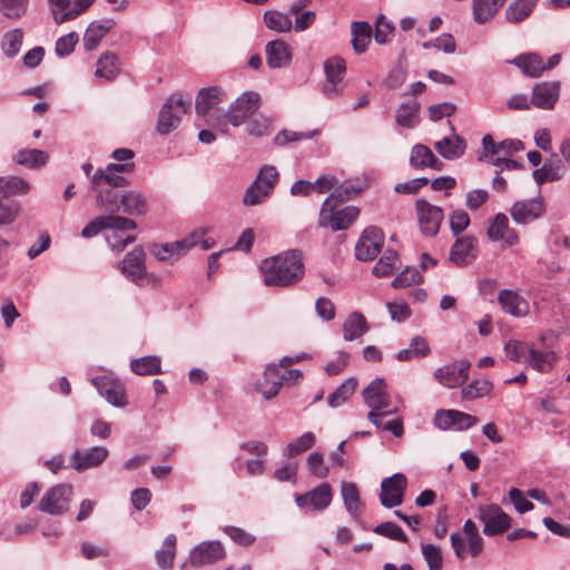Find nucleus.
Returning a JSON list of instances; mask_svg holds the SVG:
<instances>
[{"mask_svg":"<svg viewBox=\"0 0 570 570\" xmlns=\"http://www.w3.org/2000/svg\"><path fill=\"white\" fill-rule=\"evenodd\" d=\"M91 383L112 406L124 407L127 404L126 389L118 377L106 374L91 379Z\"/></svg>","mask_w":570,"mask_h":570,"instance_id":"10","label":"nucleus"},{"mask_svg":"<svg viewBox=\"0 0 570 570\" xmlns=\"http://www.w3.org/2000/svg\"><path fill=\"white\" fill-rule=\"evenodd\" d=\"M492 389V382L488 380H474L461 390V396L463 400L472 401L490 394Z\"/></svg>","mask_w":570,"mask_h":570,"instance_id":"48","label":"nucleus"},{"mask_svg":"<svg viewBox=\"0 0 570 570\" xmlns=\"http://www.w3.org/2000/svg\"><path fill=\"white\" fill-rule=\"evenodd\" d=\"M121 209L120 212L131 215L139 216L147 212L146 197L137 190H128L121 194Z\"/></svg>","mask_w":570,"mask_h":570,"instance_id":"32","label":"nucleus"},{"mask_svg":"<svg viewBox=\"0 0 570 570\" xmlns=\"http://www.w3.org/2000/svg\"><path fill=\"white\" fill-rule=\"evenodd\" d=\"M406 487L407 479L402 473L383 479L380 493L381 504L387 509L402 504Z\"/></svg>","mask_w":570,"mask_h":570,"instance_id":"14","label":"nucleus"},{"mask_svg":"<svg viewBox=\"0 0 570 570\" xmlns=\"http://www.w3.org/2000/svg\"><path fill=\"white\" fill-rule=\"evenodd\" d=\"M95 0H75L73 8L67 10L66 12L55 11V22L57 24H61L66 21H70L76 19L79 14L85 12Z\"/></svg>","mask_w":570,"mask_h":570,"instance_id":"60","label":"nucleus"},{"mask_svg":"<svg viewBox=\"0 0 570 570\" xmlns=\"http://www.w3.org/2000/svg\"><path fill=\"white\" fill-rule=\"evenodd\" d=\"M511 63L520 68L523 73L537 78L544 71V62L537 53H523L511 60Z\"/></svg>","mask_w":570,"mask_h":570,"instance_id":"33","label":"nucleus"},{"mask_svg":"<svg viewBox=\"0 0 570 570\" xmlns=\"http://www.w3.org/2000/svg\"><path fill=\"white\" fill-rule=\"evenodd\" d=\"M333 492L328 483L324 482L315 487L313 490L304 493L296 494L295 502L298 508L305 512L309 511H323L332 502Z\"/></svg>","mask_w":570,"mask_h":570,"instance_id":"15","label":"nucleus"},{"mask_svg":"<svg viewBox=\"0 0 570 570\" xmlns=\"http://www.w3.org/2000/svg\"><path fill=\"white\" fill-rule=\"evenodd\" d=\"M476 518L483 523V533L488 537L505 532L512 523V518L498 504L480 505Z\"/></svg>","mask_w":570,"mask_h":570,"instance_id":"5","label":"nucleus"},{"mask_svg":"<svg viewBox=\"0 0 570 570\" xmlns=\"http://www.w3.org/2000/svg\"><path fill=\"white\" fill-rule=\"evenodd\" d=\"M49 156L41 149H20L13 155V160L23 167L36 169L48 163Z\"/></svg>","mask_w":570,"mask_h":570,"instance_id":"34","label":"nucleus"},{"mask_svg":"<svg viewBox=\"0 0 570 570\" xmlns=\"http://www.w3.org/2000/svg\"><path fill=\"white\" fill-rule=\"evenodd\" d=\"M539 0H515L505 9V19L510 23H519L527 19Z\"/></svg>","mask_w":570,"mask_h":570,"instance_id":"36","label":"nucleus"},{"mask_svg":"<svg viewBox=\"0 0 570 570\" xmlns=\"http://www.w3.org/2000/svg\"><path fill=\"white\" fill-rule=\"evenodd\" d=\"M130 229H106V240L112 252L119 253L136 240L135 235H125Z\"/></svg>","mask_w":570,"mask_h":570,"instance_id":"49","label":"nucleus"},{"mask_svg":"<svg viewBox=\"0 0 570 570\" xmlns=\"http://www.w3.org/2000/svg\"><path fill=\"white\" fill-rule=\"evenodd\" d=\"M415 212L421 233L424 236L434 237L439 233L444 218L443 209L426 199L420 198L415 202Z\"/></svg>","mask_w":570,"mask_h":570,"instance_id":"7","label":"nucleus"},{"mask_svg":"<svg viewBox=\"0 0 570 570\" xmlns=\"http://www.w3.org/2000/svg\"><path fill=\"white\" fill-rule=\"evenodd\" d=\"M23 33L21 29H12L3 35L2 49L6 56L14 57L20 51Z\"/></svg>","mask_w":570,"mask_h":570,"instance_id":"55","label":"nucleus"},{"mask_svg":"<svg viewBox=\"0 0 570 570\" xmlns=\"http://www.w3.org/2000/svg\"><path fill=\"white\" fill-rule=\"evenodd\" d=\"M225 556L226 551L220 541H203L190 550L187 563L194 568H203L222 561Z\"/></svg>","mask_w":570,"mask_h":570,"instance_id":"8","label":"nucleus"},{"mask_svg":"<svg viewBox=\"0 0 570 570\" xmlns=\"http://www.w3.org/2000/svg\"><path fill=\"white\" fill-rule=\"evenodd\" d=\"M433 155L434 154L428 146L416 144L411 149L410 165L417 170L428 168Z\"/></svg>","mask_w":570,"mask_h":570,"instance_id":"53","label":"nucleus"},{"mask_svg":"<svg viewBox=\"0 0 570 570\" xmlns=\"http://www.w3.org/2000/svg\"><path fill=\"white\" fill-rule=\"evenodd\" d=\"M278 176L279 174L276 167L265 165L259 169L255 179L259 181V185L264 187L266 191L272 194L278 181Z\"/></svg>","mask_w":570,"mask_h":570,"instance_id":"59","label":"nucleus"},{"mask_svg":"<svg viewBox=\"0 0 570 570\" xmlns=\"http://www.w3.org/2000/svg\"><path fill=\"white\" fill-rule=\"evenodd\" d=\"M351 33L354 51L358 55L365 52L372 37L371 26L365 21L353 22Z\"/></svg>","mask_w":570,"mask_h":570,"instance_id":"37","label":"nucleus"},{"mask_svg":"<svg viewBox=\"0 0 570 570\" xmlns=\"http://www.w3.org/2000/svg\"><path fill=\"white\" fill-rule=\"evenodd\" d=\"M269 195L271 194L259 185V181L254 179L244 194L243 204L245 206H256L262 204Z\"/></svg>","mask_w":570,"mask_h":570,"instance_id":"56","label":"nucleus"},{"mask_svg":"<svg viewBox=\"0 0 570 570\" xmlns=\"http://www.w3.org/2000/svg\"><path fill=\"white\" fill-rule=\"evenodd\" d=\"M557 354L552 351L543 352L534 348L529 351V365L541 373L549 372L557 362Z\"/></svg>","mask_w":570,"mask_h":570,"instance_id":"42","label":"nucleus"},{"mask_svg":"<svg viewBox=\"0 0 570 570\" xmlns=\"http://www.w3.org/2000/svg\"><path fill=\"white\" fill-rule=\"evenodd\" d=\"M128 185V180L117 173L108 168L98 169L91 178L92 189H115L116 187H124Z\"/></svg>","mask_w":570,"mask_h":570,"instance_id":"31","label":"nucleus"},{"mask_svg":"<svg viewBox=\"0 0 570 570\" xmlns=\"http://www.w3.org/2000/svg\"><path fill=\"white\" fill-rule=\"evenodd\" d=\"M324 72L326 83L322 88V92L328 99L338 97L343 89V79L346 72V65L343 58L332 57L324 62Z\"/></svg>","mask_w":570,"mask_h":570,"instance_id":"9","label":"nucleus"},{"mask_svg":"<svg viewBox=\"0 0 570 570\" xmlns=\"http://www.w3.org/2000/svg\"><path fill=\"white\" fill-rule=\"evenodd\" d=\"M191 107V99H185L180 94L171 95L163 105L156 129L160 135H167L174 129H176L180 121L181 117L186 115Z\"/></svg>","mask_w":570,"mask_h":570,"instance_id":"3","label":"nucleus"},{"mask_svg":"<svg viewBox=\"0 0 570 570\" xmlns=\"http://www.w3.org/2000/svg\"><path fill=\"white\" fill-rule=\"evenodd\" d=\"M279 364H268L264 371V381L255 383V390L261 392L265 400H272L283 386V374Z\"/></svg>","mask_w":570,"mask_h":570,"instance_id":"22","label":"nucleus"},{"mask_svg":"<svg viewBox=\"0 0 570 570\" xmlns=\"http://www.w3.org/2000/svg\"><path fill=\"white\" fill-rule=\"evenodd\" d=\"M266 59L271 68L277 69L289 65L292 55L284 41L274 40L266 45Z\"/></svg>","mask_w":570,"mask_h":570,"instance_id":"29","label":"nucleus"},{"mask_svg":"<svg viewBox=\"0 0 570 570\" xmlns=\"http://www.w3.org/2000/svg\"><path fill=\"white\" fill-rule=\"evenodd\" d=\"M420 109L421 105L416 100L400 105L396 110V124L404 128L416 127L420 122Z\"/></svg>","mask_w":570,"mask_h":570,"instance_id":"35","label":"nucleus"},{"mask_svg":"<svg viewBox=\"0 0 570 570\" xmlns=\"http://www.w3.org/2000/svg\"><path fill=\"white\" fill-rule=\"evenodd\" d=\"M30 0H0V12L8 19L18 20L29 8Z\"/></svg>","mask_w":570,"mask_h":570,"instance_id":"50","label":"nucleus"},{"mask_svg":"<svg viewBox=\"0 0 570 570\" xmlns=\"http://www.w3.org/2000/svg\"><path fill=\"white\" fill-rule=\"evenodd\" d=\"M137 224L127 217L117 215L98 216L89 222L81 230V236L91 238L106 229H136Z\"/></svg>","mask_w":570,"mask_h":570,"instance_id":"18","label":"nucleus"},{"mask_svg":"<svg viewBox=\"0 0 570 570\" xmlns=\"http://www.w3.org/2000/svg\"><path fill=\"white\" fill-rule=\"evenodd\" d=\"M259 107V95L253 91L244 92L226 111L228 122L234 127L240 126L250 118Z\"/></svg>","mask_w":570,"mask_h":570,"instance_id":"11","label":"nucleus"},{"mask_svg":"<svg viewBox=\"0 0 570 570\" xmlns=\"http://www.w3.org/2000/svg\"><path fill=\"white\" fill-rule=\"evenodd\" d=\"M264 283L267 286H289L304 275L302 256L297 250L286 252L266 258L261 264Z\"/></svg>","mask_w":570,"mask_h":570,"instance_id":"1","label":"nucleus"},{"mask_svg":"<svg viewBox=\"0 0 570 570\" xmlns=\"http://www.w3.org/2000/svg\"><path fill=\"white\" fill-rule=\"evenodd\" d=\"M331 197H326L320 212V226H330L334 232L346 229L358 216V208L346 206L335 210Z\"/></svg>","mask_w":570,"mask_h":570,"instance_id":"4","label":"nucleus"},{"mask_svg":"<svg viewBox=\"0 0 570 570\" xmlns=\"http://www.w3.org/2000/svg\"><path fill=\"white\" fill-rule=\"evenodd\" d=\"M20 213V203L16 199L0 196V226L12 224Z\"/></svg>","mask_w":570,"mask_h":570,"instance_id":"52","label":"nucleus"},{"mask_svg":"<svg viewBox=\"0 0 570 570\" xmlns=\"http://www.w3.org/2000/svg\"><path fill=\"white\" fill-rule=\"evenodd\" d=\"M223 100L224 92L218 87L204 88L196 97V114L204 117L209 126L227 134L226 111L219 108Z\"/></svg>","mask_w":570,"mask_h":570,"instance_id":"2","label":"nucleus"},{"mask_svg":"<svg viewBox=\"0 0 570 570\" xmlns=\"http://www.w3.org/2000/svg\"><path fill=\"white\" fill-rule=\"evenodd\" d=\"M31 186L29 181L18 176L0 177V196L26 195Z\"/></svg>","mask_w":570,"mask_h":570,"instance_id":"40","label":"nucleus"},{"mask_svg":"<svg viewBox=\"0 0 570 570\" xmlns=\"http://www.w3.org/2000/svg\"><path fill=\"white\" fill-rule=\"evenodd\" d=\"M109 450L106 446L96 445L89 449H76L71 456V466L77 472L100 466L108 458Z\"/></svg>","mask_w":570,"mask_h":570,"instance_id":"19","label":"nucleus"},{"mask_svg":"<svg viewBox=\"0 0 570 570\" xmlns=\"http://www.w3.org/2000/svg\"><path fill=\"white\" fill-rule=\"evenodd\" d=\"M315 435L312 432H306L297 438L295 441L287 444L285 454L288 456H295L302 452H305L313 448L315 443Z\"/></svg>","mask_w":570,"mask_h":570,"instance_id":"57","label":"nucleus"},{"mask_svg":"<svg viewBox=\"0 0 570 570\" xmlns=\"http://www.w3.org/2000/svg\"><path fill=\"white\" fill-rule=\"evenodd\" d=\"M96 193V205L104 212L118 213L121 209V194L112 189H92Z\"/></svg>","mask_w":570,"mask_h":570,"instance_id":"38","label":"nucleus"},{"mask_svg":"<svg viewBox=\"0 0 570 570\" xmlns=\"http://www.w3.org/2000/svg\"><path fill=\"white\" fill-rule=\"evenodd\" d=\"M475 243L476 239L473 236L456 238L451 247L450 259L458 266L469 265L475 258L473 255Z\"/></svg>","mask_w":570,"mask_h":570,"instance_id":"26","label":"nucleus"},{"mask_svg":"<svg viewBox=\"0 0 570 570\" xmlns=\"http://www.w3.org/2000/svg\"><path fill=\"white\" fill-rule=\"evenodd\" d=\"M117 57L114 52H105L97 61L95 76L106 80H114L118 73Z\"/></svg>","mask_w":570,"mask_h":570,"instance_id":"47","label":"nucleus"},{"mask_svg":"<svg viewBox=\"0 0 570 570\" xmlns=\"http://www.w3.org/2000/svg\"><path fill=\"white\" fill-rule=\"evenodd\" d=\"M364 403L375 411H387L391 405V396L387 391V383L382 377H375L362 391Z\"/></svg>","mask_w":570,"mask_h":570,"instance_id":"20","label":"nucleus"},{"mask_svg":"<svg viewBox=\"0 0 570 570\" xmlns=\"http://www.w3.org/2000/svg\"><path fill=\"white\" fill-rule=\"evenodd\" d=\"M546 212L544 200L541 196L517 200L510 208V215L518 225H528L539 219Z\"/></svg>","mask_w":570,"mask_h":570,"instance_id":"13","label":"nucleus"},{"mask_svg":"<svg viewBox=\"0 0 570 570\" xmlns=\"http://www.w3.org/2000/svg\"><path fill=\"white\" fill-rule=\"evenodd\" d=\"M471 363L466 360L455 361L436 368L434 379L443 386L454 389L462 385L469 379Z\"/></svg>","mask_w":570,"mask_h":570,"instance_id":"17","label":"nucleus"},{"mask_svg":"<svg viewBox=\"0 0 570 570\" xmlns=\"http://www.w3.org/2000/svg\"><path fill=\"white\" fill-rule=\"evenodd\" d=\"M373 532L379 535H382V537H385V538H389L391 540H395V541H399L402 543H406L409 541V538L404 533L402 528L391 521H386V522H382V523L377 524L376 527L373 528Z\"/></svg>","mask_w":570,"mask_h":570,"instance_id":"54","label":"nucleus"},{"mask_svg":"<svg viewBox=\"0 0 570 570\" xmlns=\"http://www.w3.org/2000/svg\"><path fill=\"white\" fill-rule=\"evenodd\" d=\"M361 191V187L356 186L353 183L344 181L343 184L336 186L334 190L330 194L331 200H336L343 203L355 197Z\"/></svg>","mask_w":570,"mask_h":570,"instance_id":"63","label":"nucleus"},{"mask_svg":"<svg viewBox=\"0 0 570 570\" xmlns=\"http://www.w3.org/2000/svg\"><path fill=\"white\" fill-rule=\"evenodd\" d=\"M72 495V487L59 483L46 491L39 502V510L50 515H60L68 511Z\"/></svg>","mask_w":570,"mask_h":570,"instance_id":"6","label":"nucleus"},{"mask_svg":"<svg viewBox=\"0 0 570 570\" xmlns=\"http://www.w3.org/2000/svg\"><path fill=\"white\" fill-rule=\"evenodd\" d=\"M384 244L383 232L375 226L364 229L355 246V256L358 261H372L381 252Z\"/></svg>","mask_w":570,"mask_h":570,"instance_id":"16","label":"nucleus"},{"mask_svg":"<svg viewBox=\"0 0 570 570\" xmlns=\"http://www.w3.org/2000/svg\"><path fill=\"white\" fill-rule=\"evenodd\" d=\"M421 279L422 276L419 269L406 267L393 279L392 286L395 288L409 287L413 284L420 283Z\"/></svg>","mask_w":570,"mask_h":570,"instance_id":"64","label":"nucleus"},{"mask_svg":"<svg viewBox=\"0 0 570 570\" xmlns=\"http://www.w3.org/2000/svg\"><path fill=\"white\" fill-rule=\"evenodd\" d=\"M357 387V380L348 377L345 380L334 392L327 397V403L331 407H338L344 404L355 392Z\"/></svg>","mask_w":570,"mask_h":570,"instance_id":"43","label":"nucleus"},{"mask_svg":"<svg viewBox=\"0 0 570 570\" xmlns=\"http://www.w3.org/2000/svg\"><path fill=\"white\" fill-rule=\"evenodd\" d=\"M343 337L347 342L355 341L368 332L366 318L358 312L351 313L343 323Z\"/></svg>","mask_w":570,"mask_h":570,"instance_id":"30","label":"nucleus"},{"mask_svg":"<svg viewBox=\"0 0 570 570\" xmlns=\"http://www.w3.org/2000/svg\"><path fill=\"white\" fill-rule=\"evenodd\" d=\"M130 368L137 375H155L161 373L160 358L155 355L142 356L130 362Z\"/></svg>","mask_w":570,"mask_h":570,"instance_id":"44","label":"nucleus"},{"mask_svg":"<svg viewBox=\"0 0 570 570\" xmlns=\"http://www.w3.org/2000/svg\"><path fill=\"white\" fill-rule=\"evenodd\" d=\"M150 253L158 261L165 262L178 259L183 254L186 253V250H184V243H181V240H178L175 243L154 245L150 249Z\"/></svg>","mask_w":570,"mask_h":570,"instance_id":"45","label":"nucleus"},{"mask_svg":"<svg viewBox=\"0 0 570 570\" xmlns=\"http://www.w3.org/2000/svg\"><path fill=\"white\" fill-rule=\"evenodd\" d=\"M559 91L558 81L538 83L532 89L531 104L540 109H552L559 98Z\"/></svg>","mask_w":570,"mask_h":570,"instance_id":"23","label":"nucleus"},{"mask_svg":"<svg viewBox=\"0 0 570 570\" xmlns=\"http://www.w3.org/2000/svg\"><path fill=\"white\" fill-rule=\"evenodd\" d=\"M430 353V347L422 336H415L411 340L409 348L401 350L396 353L395 357L400 362L411 361L413 358H421Z\"/></svg>","mask_w":570,"mask_h":570,"instance_id":"41","label":"nucleus"},{"mask_svg":"<svg viewBox=\"0 0 570 570\" xmlns=\"http://www.w3.org/2000/svg\"><path fill=\"white\" fill-rule=\"evenodd\" d=\"M422 554L429 570H442L443 557L441 549L432 543L422 544Z\"/></svg>","mask_w":570,"mask_h":570,"instance_id":"61","label":"nucleus"},{"mask_svg":"<svg viewBox=\"0 0 570 570\" xmlns=\"http://www.w3.org/2000/svg\"><path fill=\"white\" fill-rule=\"evenodd\" d=\"M341 495L347 513L354 521H360L362 502L357 485L353 482L343 481L341 483Z\"/></svg>","mask_w":570,"mask_h":570,"instance_id":"27","label":"nucleus"},{"mask_svg":"<svg viewBox=\"0 0 570 570\" xmlns=\"http://www.w3.org/2000/svg\"><path fill=\"white\" fill-rule=\"evenodd\" d=\"M318 134H320L318 129H314V130L307 131V132H298V131L284 129V130H281L279 132H277V135L274 137V142L277 146H284L288 142H294V141H298V140H303V139H312Z\"/></svg>","mask_w":570,"mask_h":570,"instance_id":"58","label":"nucleus"},{"mask_svg":"<svg viewBox=\"0 0 570 570\" xmlns=\"http://www.w3.org/2000/svg\"><path fill=\"white\" fill-rule=\"evenodd\" d=\"M487 234L492 242H503L505 246H514L519 243L517 230L510 227L509 218L503 213H498L493 217Z\"/></svg>","mask_w":570,"mask_h":570,"instance_id":"21","label":"nucleus"},{"mask_svg":"<svg viewBox=\"0 0 570 570\" xmlns=\"http://www.w3.org/2000/svg\"><path fill=\"white\" fill-rule=\"evenodd\" d=\"M503 3L504 0H473L474 21L480 24L488 22Z\"/></svg>","mask_w":570,"mask_h":570,"instance_id":"39","label":"nucleus"},{"mask_svg":"<svg viewBox=\"0 0 570 570\" xmlns=\"http://www.w3.org/2000/svg\"><path fill=\"white\" fill-rule=\"evenodd\" d=\"M223 532L227 534L236 544L243 546V547H249L252 546L256 538L252 533L245 531L242 528L234 527V525H225L223 527Z\"/></svg>","mask_w":570,"mask_h":570,"instance_id":"62","label":"nucleus"},{"mask_svg":"<svg viewBox=\"0 0 570 570\" xmlns=\"http://www.w3.org/2000/svg\"><path fill=\"white\" fill-rule=\"evenodd\" d=\"M400 263L399 255L393 249H386L384 255L377 261L373 267V274L376 277H386L394 273Z\"/></svg>","mask_w":570,"mask_h":570,"instance_id":"46","label":"nucleus"},{"mask_svg":"<svg viewBox=\"0 0 570 570\" xmlns=\"http://www.w3.org/2000/svg\"><path fill=\"white\" fill-rule=\"evenodd\" d=\"M434 148L444 159L453 160L464 154L466 144L459 135L453 134L436 141Z\"/></svg>","mask_w":570,"mask_h":570,"instance_id":"28","label":"nucleus"},{"mask_svg":"<svg viewBox=\"0 0 570 570\" xmlns=\"http://www.w3.org/2000/svg\"><path fill=\"white\" fill-rule=\"evenodd\" d=\"M116 22L111 18L92 21L83 35V47L87 51L96 49L104 37L115 27Z\"/></svg>","mask_w":570,"mask_h":570,"instance_id":"24","label":"nucleus"},{"mask_svg":"<svg viewBox=\"0 0 570 570\" xmlns=\"http://www.w3.org/2000/svg\"><path fill=\"white\" fill-rule=\"evenodd\" d=\"M264 21L268 29L277 32H288L292 29V20L288 16L276 10L264 13Z\"/></svg>","mask_w":570,"mask_h":570,"instance_id":"51","label":"nucleus"},{"mask_svg":"<svg viewBox=\"0 0 570 570\" xmlns=\"http://www.w3.org/2000/svg\"><path fill=\"white\" fill-rule=\"evenodd\" d=\"M146 253L141 247H136L128 252L119 264L121 274L132 282L134 284L141 286L147 283V271H146Z\"/></svg>","mask_w":570,"mask_h":570,"instance_id":"12","label":"nucleus"},{"mask_svg":"<svg viewBox=\"0 0 570 570\" xmlns=\"http://www.w3.org/2000/svg\"><path fill=\"white\" fill-rule=\"evenodd\" d=\"M498 302L504 313L514 317H522L528 313L527 301L512 289L500 291Z\"/></svg>","mask_w":570,"mask_h":570,"instance_id":"25","label":"nucleus"}]
</instances>
